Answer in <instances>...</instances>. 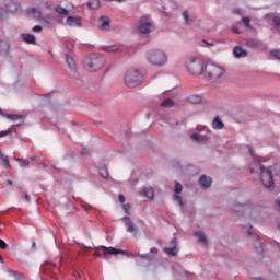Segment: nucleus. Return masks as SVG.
Instances as JSON below:
<instances>
[{"label":"nucleus","instance_id":"f257e3e1","mask_svg":"<svg viewBox=\"0 0 280 280\" xmlns=\"http://www.w3.org/2000/svg\"><path fill=\"white\" fill-rule=\"evenodd\" d=\"M104 65H106V57L101 54H91L83 59L84 69L91 73L104 69Z\"/></svg>","mask_w":280,"mask_h":280},{"label":"nucleus","instance_id":"f03ea898","mask_svg":"<svg viewBox=\"0 0 280 280\" xmlns=\"http://www.w3.org/2000/svg\"><path fill=\"white\" fill-rule=\"evenodd\" d=\"M224 75V68L219 67L213 63L206 65L203 71V78L207 82H211V84H217L218 80Z\"/></svg>","mask_w":280,"mask_h":280},{"label":"nucleus","instance_id":"7ed1b4c3","mask_svg":"<svg viewBox=\"0 0 280 280\" xmlns=\"http://www.w3.org/2000/svg\"><path fill=\"white\" fill-rule=\"evenodd\" d=\"M147 60L153 67H163L167 62V54L162 49H151L147 54Z\"/></svg>","mask_w":280,"mask_h":280},{"label":"nucleus","instance_id":"20e7f679","mask_svg":"<svg viewBox=\"0 0 280 280\" xmlns=\"http://www.w3.org/2000/svg\"><path fill=\"white\" fill-rule=\"evenodd\" d=\"M207 65L199 58H191L186 61V69L190 75H205Z\"/></svg>","mask_w":280,"mask_h":280},{"label":"nucleus","instance_id":"39448f33","mask_svg":"<svg viewBox=\"0 0 280 280\" xmlns=\"http://www.w3.org/2000/svg\"><path fill=\"white\" fill-rule=\"evenodd\" d=\"M110 255H114V257H117V255H128V252L122 250V249H117L115 247H106L104 245L95 247L94 257H102L103 259H110Z\"/></svg>","mask_w":280,"mask_h":280},{"label":"nucleus","instance_id":"423d86ee","mask_svg":"<svg viewBox=\"0 0 280 280\" xmlns=\"http://www.w3.org/2000/svg\"><path fill=\"white\" fill-rule=\"evenodd\" d=\"M125 84L129 89L141 86L143 84V74L139 70H129L125 74Z\"/></svg>","mask_w":280,"mask_h":280},{"label":"nucleus","instance_id":"0eeeda50","mask_svg":"<svg viewBox=\"0 0 280 280\" xmlns=\"http://www.w3.org/2000/svg\"><path fill=\"white\" fill-rule=\"evenodd\" d=\"M260 180L266 189H272L275 187L272 171L270 168H266L264 165L260 166Z\"/></svg>","mask_w":280,"mask_h":280},{"label":"nucleus","instance_id":"6e6552de","mask_svg":"<svg viewBox=\"0 0 280 280\" xmlns=\"http://www.w3.org/2000/svg\"><path fill=\"white\" fill-rule=\"evenodd\" d=\"M170 245L171 247H164V253L170 257H176V255H178V240L173 237Z\"/></svg>","mask_w":280,"mask_h":280},{"label":"nucleus","instance_id":"1a4fd4ad","mask_svg":"<svg viewBox=\"0 0 280 280\" xmlns=\"http://www.w3.org/2000/svg\"><path fill=\"white\" fill-rule=\"evenodd\" d=\"M186 102H188V104H200L201 106L209 105V101L198 94H190L186 97Z\"/></svg>","mask_w":280,"mask_h":280},{"label":"nucleus","instance_id":"9d476101","mask_svg":"<svg viewBox=\"0 0 280 280\" xmlns=\"http://www.w3.org/2000/svg\"><path fill=\"white\" fill-rule=\"evenodd\" d=\"M4 8L5 12H11L12 14H14V12H21V4L14 0H5Z\"/></svg>","mask_w":280,"mask_h":280},{"label":"nucleus","instance_id":"9b49d317","mask_svg":"<svg viewBox=\"0 0 280 280\" xmlns=\"http://www.w3.org/2000/svg\"><path fill=\"white\" fill-rule=\"evenodd\" d=\"M148 18H142L140 25H139V32L141 34H150V32H152V30H154V26H152V23L147 21Z\"/></svg>","mask_w":280,"mask_h":280},{"label":"nucleus","instance_id":"f8f14e48","mask_svg":"<svg viewBox=\"0 0 280 280\" xmlns=\"http://www.w3.org/2000/svg\"><path fill=\"white\" fill-rule=\"evenodd\" d=\"M65 56L68 69H70L74 75H78V63L75 62V59L69 54H66Z\"/></svg>","mask_w":280,"mask_h":280},{"label":"nucleus","instance_id":"ddd939ff","mask_svg":"<svg viewBox=\"0 0 280 280\" xmlns=\"http://www.w3.org/2000/svg\"><path fill=\"white\" fill-rule=\"evenodd\" d=\"M10 56V42L0 39V57L8 58Z\"/></svg>","mask_w":280,"mask_h":280},{"label":"nucleus","instance_id":"4468645a","mask_svg":"<svg viewBox=\"0 0 280 280\" xmlns=\"http://www.w3.org/2000/svg\"><path fill=\"white\" fill-rule=\"evenodd\" d=\"M69 27H82V18L70 15L66 20Z\"/></svg>","mask_w":280,"mask_h":280},{"label":"nucleus","instance_id":"2eb2a0df","mask_svg":"<svg viewBox=\"0 0 280 280\" xmlns=\"http://www.w3.org/2000/svg\"><path fill=\"white\" fill-rule=\"evenodd\" d=\"M98 23L103 32H110V18L103 15L98 19Z\"/></svg>","mask_w":280,"mask_h":280},{"label":"nucleus","instance_id":"dca6fc26","mask_svg":"<svg viewBox=\"0 0 280 280\" xmlns=\"http://www.w3.org/2000/svg\"><path fill=\"white\" fill-rule=\"evenodd\" d=\"M200 187L202 189H209V187H211L212 183H213V179H211V177L207 176V175H201L199 177V180H198Z\"/></svg>","mask_w":280,"mask_h":280},{"label":"nucleus","instance_id":"f3484780","mask_svg":"<svg viewBox=\"0 0 280 280\" xmlns=\"http://www.w3.org/2000/svg\"><path fill=\"white\" fill-rule=\"evenodd\" d=\"M234 58H246L248 56V50L242 48V46H235L233 48Z\"/></svg>","mask_w":280,"mask_h":280},{"label":"nucleus","instance_id":"a211bd4d","mask_svg":"<svg viewBox=\"0 0 280 280\" xmlns=\"http://www.w3.org/2000/svg\"><path fill=\"white\" fill-rule=\"evenodd\" d=\"M122 220L127 226L128 233H135V235H137V228L135 226V222H132L130 217H124Z\"/></svg>","mask_w":280,"mask_h":280},{"label":"nucleus","instance_id":"6ab92c4d","mask_svg":"<svg viewBox=\"0 0 280 280\" xmlns=\"http://www.w3.org/2000/svg\"><path fill=\"white\" fill-rule=\"evenodd\" d=\"M243 45H245V47H249L250 49H256V47L261 45V42L256 38H246L244 39Z\"/></svg>","mask_w":280,"mask_h":280},{"label":"nucleus","instance_id":"aec40b11","mask_svg":"<svg viewBox=\"0 0 280 280\" xmlns=\"http://www.w3.org/2000/svg\"><path fill=\"white\" fill-rule=\"evenodd\" d=\"M0 115L2 117H7V119H11L12 121H16L19 119H25V115L21 114H5L3 110L0 108Z\"/></svg>","mask_w":280,"mask_h":280},{"label":"nucleus","instance_id":"412c9836","mask_svg":"<svg viewBox=\"0 0 280 280\" xmlns=\"http://www.w3.org/2000/svg\"><path fill=\"white\" fill-rule=\"evenodd\" d=\"M26 14L33 19H43V12L36 8L26 9Z\"/></svg>","mask_w":280,"mask_h":280},{"label":"nucleus","instance_id":"4be33fe9","mask_svg":"<svg viewBox=\"0 0 280 280\" xmlns=\"http://www.w3.org/2000/svg\"><path fill=\"white\" fill-rule=\"evenodd\" d=\"M21 38L24 40V43H27V45H36V36L30 33L22 34Z\"/></svg>","mask_w":280,"mask_h":280},{"label":"nucleus","instance_id":"5701e85b","mask_svg":"<svg viewBox=\"0 0 280 280\" xmlns=\"http://www.w3.org/2000/svg\"><path fill=\"white\" fill-rule=\"evenodd\" d=\"M195 237H198V242L199 244H203L205 246H207L208 242H207V236L205 235V232L202 231H196L194 233Z\"/></svg>","mask_w":280,"mask_h":280},{"label":"nucleus","instance_id":"b1692460","mask_svg":"<svg viewBox=\"0 0 280 280\" xmlns=\"http://www.w3.org/2000/svg\"><path fill=\"white\" fill-rule=\"evenodd\" d=\"M212 128L214 130H222V128H224V122L220 119V116H217L213 120H212Z\"/></svg>","mask_w":280,"mask_h":280},{"label":"nucleus","instance_id":"393cba45","mask_svg":"<svg viewBox=\"0 0 280 280\" xmlns=\"http://www.w3.org/2000/svg\"><path fill=\"white\" fill-rule=\"evenodd\" d=\"M143 195L145 198H149V200H154V188L147 187L143 189Z\"/></svg>","mask_w":280,"mask_h":280},{"label":"nucleus","instance_id":"a878e982","mask_svg":"<svg viewBox=\"0 0 280 280\" xmlns=\"http://www.w3.org/2000/svg\"><path fill=\"white\" fill-rule=\"evenodd\" d=\"M57 14H61V16H69V10L65 9L62 5H57L55 8Z\"/></svg>","mask_w":280,"mask_h":280},{"label":"nucleus","instance_id":"bb28decb","mask_svg":"<svg viewBox=\"0 0 280 280\" xmlns=\"http://www.w3.org/2000/svg\"><path fill=\"white\" fill-rule=\"evenodd\" d=\"M98 174L102 178H108L110 175L108 174V167L105 165V166H101L98 168Z\"/></svg>","mask_w":280,"mask_h":280},{"label":"nucleus","instance_id":"cd10ccee","mask_svg":"<svg viewBox=\"0 0 280 280\" xmlns=\"http://www.w3.org/2000/svg\"><path fill=\"white\" fill-rule=\"evenodd\" d=\"M161 106H176V100L173 97H167L162 102Z\"/></svg>","mask_w":280,"mask_h":280},{"label":"nucleus","instance_id":"c85d7f7f","mask_svg":"<svg viewBox=\"0 0 280 280\" xmlns=\"http://www.w3.org/2000/svg\"><path fill=\"white\" fill-rule=\"evenodd\" d=\"M88 8H90L91 10H98V8H100V0H90L88 2Z\"/></svg>","mask_w":280,"mask_h":280},{"label":"nucleus","instance_id":"c756f323","mask_svg":"<svg viewBox=\"0 0 280 280\" xmlns=\"http://www.w3.org/2000/svg\"><path fill=\"white\" fill-rule=\"evenodd\" d=\"M182 15H183V19H184V21H185V23H186L187 25H191V23H194V19H190V18H189V11L185 10V11L182 13Z\"/></svg>","mask_w":280,"mask_h":280},{"label":"nucleus","instance_id":"7c9ffc66","mask_svg":"<svg viewBox=\"0 0 280 280\" xmlns=\"http://www.w3.org/2000/svg\"><path fill=\"white\" fill-rule=\"evenodd\" d=\"M18 163H20V167H30V160L21 159V158H14Z\"/></svg>","mask_w":280,"mask_h":280},{"label":"nucleus","instance_id":"2f4dec72","mask_svg":"<svg viewBox=\"0 0 280 280\" xmlns=\"http://www.w3.org/2000/svg\"><path fill=\"white\" fill-rule=\"evenodd\" d=\"M104 51H108V52L119 51V45L106 46V47L104 48Z\"/></svg>","mask_w":280,"mask_h":280},{"label":"nucleus","instance_id":"473e14b6","mask_svg":"<svg viewBox=\"0 0 280 280\" xmlns=\"http://www.w3.org/2000/svg\"><path fill=\"white\" fill-rule=\"evenodd\" d=\"M12 277H14L15 280H25V275L19 272V271H11Z\"/></svg>","mask_w":280,"mask_h":280},{"label":"nucleus","instance_id":"72a5a7b5","mask_svg":"<svg viewBox=\"0 0 280 280\" xmlns=\"http://www.w3.org/2000/svg\"><path fill=\"white\" fill-rule=\"evenodd\" d=\"M273 27H276L277 32L280 34V18L273 16L272 19Z\"/></svg>","mask_w":280,"mask_h":280},{"label":"nucleus","instance_id":"f704fd0d","mask_svg":"<svg viewBox=\"0 0 280 280\" xmlns=\"http://www.w3.org/2000/svg\"><path fill=\"white\" fill-rule=\"evenodd\" d=\"M242 23H243V25H245V27H247L248 30H253V26H250V18H243V19H242Z\"/></svg>","mask_w":280,"mask_h":280},{"label":"nucleus","instance_id":"c9c22d12","mask_svg":"<svg viewBox=\"0 0 280 280\" xmlns=\"http://www.w3.org/2000/svg\"><path fill=\"white\" fill-rule=\"evenodd\" d=\"M270 56L276 58V60H280V49H273L269 51Z\"/></svg>","mask_w":280,"mask_h":280},{"label":"nucleus","instance_id":"e433bc0d","mask_svg":"<svg viewBox=\"0 0 280 280\" xmlns=\"http://www.w3.org/2000/svg\"><path fill=\"white\" fill-rule=\"evenodd\" d=\"M183 191V185L178 182H175V194H180Z\"/></svg>","mask_w":280,"mask_h":280},{"label":"nucleus","instance_id":"4c0bfd02","mask_svg":"<svg viewBox=\"0 0 280 280\" xmlns=\"http://www.w3.org/2000/svg\"><path fill=\"white\" fill-rule=\"evenodd\" d=\"M122 209L127 215H130V209H132V206H130V203H124Z\"/></svg>","mask_w":280,"mask_h":280},{"label":"nucleus","instance_id":"58836bf2","mask_svg":"<svg viewBox=\"0 0 280 280\" xmlns=\"http://www.w3.org/2000/svg\"><path fill=\"white\" fill-rule=\"evenodd\" d=\"M8 135H12V128H9L4 131H0V139L1 137H8Z\"/></svg>","mask_w":280,"mask_h":280},{"label":"nucleus","instance_id":"ea45409f","mask_svg":"<svg viewBox=\"0 0 280 280\" xmlns=\"http://www.w3.org/2000/svg\"><path fill=\"white\" fill-rule=\"evenodd\" d=\"M191 139H194V141H197L198 143H200V141H202V138H200V135H198V133H192Z\"/></svg>","mask_w":280,"mask_h":280},{"label":"nucleus","instance_id":"a19ab883","mask_svg":"<svg viewBox=\"0 0 280 280\" xmlns=\"http://www.w3.org/2000/svg\"><path fill=\"white\" fill-rule=\"evenodd\" d=\"M174 200H176L178 205L183 207V197H180L179 195H174Z\"/></svg>","mask_w":280,"mask_h":280},{"label":"nucleus","instance_id":"79ce46f5","mask_svg":"<svg viewBox=\"0 0 280 280\" xmlns=\"http://www.w3.org/2000/svg\"><path fill=\"white\" fill-rule=\"evenodd\" d=\"M247 234H248L249 237H254V240L256 242H259V240H260L259 235L253 234V232H250V231H248Z\"/></svg>","mask_w":280,"mask_h":280},{"label":"nucleus","instance_id":"37998d69","mask_svg":"<svg viewBox=\"0 0 280 280\" xmlns=\"http://www.w3.org/2000/svg\"><path fill=\"white\" fill-rule=\"evenodd\" d=\"M0 248L1 250H5V248H8V244L5 243V241L0 238Z\"/></svg>","mask_w":280,"mask_h":280},{"label":"nucleus","instance_id":"c03bdc74","mask_svg":"<svg viewBox=\"0 0 280 280\" xmlns=\"http://www.w3.org/2000/svg\"><path fill=\"white\" fill-rule=\"evenodd\" d=\"M32 30H33V32L40 33V32H43V26H40V25H35Z\"/></svg>","mask_w":280,"mask_h":280},{"label":"nucleus","instance_id":"a18cd8bd","mask_svg":"<svg viewBox=\"0 0 280 280\" xmlns=\"http://www.w3.org/2000/svg\"><path fill=\"white\" fill-rule=\"evenodd\" d=\"M2 161L5 165V167H10V160L8 159V156L2 158Z\"/></svg>","mask_w":280,"mask_h":280},{"label":"nucleus","instance_id":"49530a36","mask_svg":"<svg viewBox=\"0 0 280 280\" xmlns=\"http://www.w3.org/2000/svg\"><path fill=\"white\" fill-rule=\"evenodd\" d=\"M255 248H256V253H259L260 255L264 253V246H261V243H259V246Z\"/></svg>","mask_w":280,"mask_h":280},{"label":"nucleus","instance_id":"de8ad7c7","mask_svg":"<svg viewBox=\"0 0 280 280\" xmlns=\"http://www.w3.org/2000/svg\"><path fill=\"white\" fill-rule=\"evenodd\" d=\"M139 257H141V259H148V260L152 259L150 257V254H139Z\"/></svg>","mask_w":280,"mask_h":280},{"label":"nucleus","instance_id":"09e8293b","mask_svg":"<svg viewBox=\"0 0 280 280\" xmlns=\"http://www.w3.org/2000/svg\"><path fill=\"white\" fill-rule=\"evenodd\" d=\"M118 199H119V202H121V205H124L126 202V197H124V195H118Z\"/></svg>","mask_w":280,"mask_h":280},{"label":"nucleus","instance_id":"8fccbe9b","mask_svg":"<svg viewBox=\"0 0 280 280\" xmlns=\"http://www.w3.org/2000/svg\"><path fill=\"white\" fill-rule=\"evenodd\" d=\"M16 189H18L20 196H25V192L23 191V187L18 186Z\"/></svg>","mask_w":280,"mask_h":280},{"label":"nucleus","instance_id":"3c124183","mask_svg":"<svg viewBox=\"0 0 280 280\" xmlns=\"http://www.w3.org/2000/svg\"><path fill=\"white\" fill-rule=\"evenodd\" d=\"M159 253V248H156V247H152L151 249H150V254L151 255H156Z\"/></svg>","mask_w":280,"mask_h":280},{"label":"nucleus","instance_id":"603ef678","mask_svg":"<svg viewBox=\"0 0 280 280\" xmlns=\"http://www.w3.org/2000/svg\"><path fill=\"white\" fill-rule=\"evenodd\" d=\"M24 200H25L26 202H30V200H32V198L30 197V194L24 192Z\"/></svg>","mask_w":280,"mask_h":280},{"label":"nucleus","instance_id":"864d4df0","mask_svg":"<svg viewBox=\"0 0 280 280\" xmlns=\"http://www.w3.org/2000/svg\"><path fill=\"white\" fill-rule=\"evenodd\" d=\"M5 14V10L3 8H0V20L3 21V15Z\"/></svg>","mask_w":280,"mask_h":280},{"label":"nucleus","instance_id":"5fc2aeb1","mask_svg":"<svg viewBox=\"0 0 280 280\" xmlns=\"http://www.w3.org/2000/svg\"><path fill=\"white\" fill-rule=\"evenodd\" d=\"M231 32H233V34H242L237 27H232Z\"/></svg>","mask_w":280,"mask_h":280},{"label":"nucleus","instance_id":"6e6d98bb","mask_svg":"<svg viewBox=\"0 0 280 280\" xmlns=\"http://www.w3.org/2000/svg\"><path fill=\"white\" fill-rule=\"evenodd\" d=\"M276 205L280 209V198L276 199Z\"/></svg>","mask_w":280,"mask_h":280},{"label":"nucleus","instance_id":"4d7b16f0","mask_svg":"<svg viewBox=\"0 0 280 280\" xmlns=\"http://www.w3.org/2000/svg\"><path fill=\"white\" fill-rule=\"evenodd\" d=\"M7 185H14V182H12V179H8Z\"/></svg>","mask_w":280,"mask_h":280},{"label":"nucleus","instance_id":"13d9d810","mask_svg":"<svg viewBox=\"0 0 280 280\" xmlns=\"http://www.w3.org/2000/svg\"><path fill=\"white\" fill-rule=\"evenodd\" d=\"M202 43H205L206 45H210L211 47H213V43H211V44H209V43H207V40H202Z\"/></svg>","mask_w":280,"mask_h":280},{"label":"nucleus","instance_id":"bf43d9fd","mask_svg":"<svg viewBox=\"0 0 280 280\" xmlns=\"http://www.w3.org/2000/svg\"><path fill=\"white\" fill-rule=\"evenodd\" d=\"M249 174H255V168H249Z\"/></svg>","mask_w":280,"mask_h":280},{"label":"nucleus","instance_id":"052dcab7","mask_svg":"<svg viewBox=\"0 0 280 280\" xmlns=\"http://www.w3.org/2000/svg\"><path fill=\"white\" fill-rule=\"evenodd\" d=\"M71 125H72V126H78V122H75V121L72 120V121H71Z\"/></svg>","mask_w":280,"mask_h":280},{"label":"nucleus","instance_id":"680f3d73","mask_svg":"<svg viewBox=\"0 0 280 280\" xmlns=\"http://www.w3.org/2000/svg\"><path fill=\"white\" fill-rule=\"evenodd\" d=\"M81 154H86V149H83V150L81 151Z\"/></svg>","mask_w":280,"mask_h":280},{"label":"nucleus","instance_id":"e2e57ef3","mask_svg":"<svg viewBox=\"0 0 280 280\" xmlns=\"http://www.w3.org/2000/svg\"><path fill=\"white\" fill-rule=\"evenodd\" d=\"M32 247L35 248L36 247V242L32 243Z\"/></svg>","mask_w":280,"mask_h":280},{"label":"nucleus","instance_id":"0e129e2a","mask_svg":"<svg viewBox=\"0 0 280 280\" xmlns=\"http://www.w3.org/2000/svg\"><path fill=\"white\" fill-rule=\"evenodd\" d=\"M31 161H36V156L31 158Z\"/></svg>","mask_w":280,"mask_h":280},{"label":"nucleus","instance_id":"69168bd1","mask_svg":"<svg viewBox=\"0 0 280 280\" xmlns=\"http://www.w3.org/2000/svg\"><path fill=\"white\" fill-rule=\"evenodd\" d=\"M0 261H1V264H3V257H1V256H0Z\"/></svg>","mask_w":280,"mask_h":280},{"label":"nucleus","instance_id":"338daca9","mask_svg":"<svg viewBox=\"0 0 280 280\" xmlns=\"http://www.w3.org/2000/svg\"><path fill=\"white\" fill-rule=\"evenodd\" d=\"M118 3H121L122 1H125V0H116Z\"/></svg>","mask_w":280,"mask_h":280},{"label":"nucleus","instance_id":"774afa93","mask_svg":"<svg viewBox=\"0 0 280 280\" xmlns=\"http://www.w3.org/2000/svg\"><path fill=\"white\" fill-rule=\"evenodd\" d=\"M104 1H113V0H104Z\"/></svg>","mask_w":280,"mask_h":280}]
</instances>
